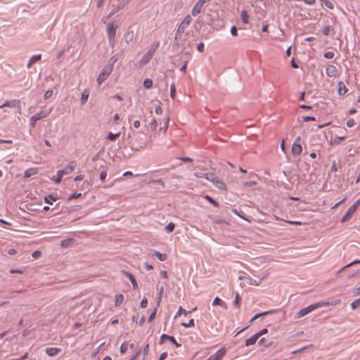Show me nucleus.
I'll return each mask as SVG.
<instances>
[{
  "label": "nucleus",
  "mask_w": 360,
  "mask_h": 360,
  "mask_svg": "<svg viewBox=\"0 0 360 360\" xmlns=\"http://www.w3.org/2000/svg\"><path fill=\"white\" fill-rule=\"evenodd\" d=\"M158 127V122L156 120H153L151 123V129L155 131Z\"/></svg>",
  "instance_id": "obj_64"
},
{
  "label": "nucleus",
  "mask_w": 360,
  "mask_h": 360,
  "mask_svg": "<svg viewBox=\"0 0 360 360\" xmlns=\"http://www.w3.org/2000/svg\"><path fill=\"white\" fill-rule=\"evenodd\" d=\"M360 205V198L356 200L347 210V213L343 216L341 219V222L344 223L348 221L352 216V214L355 212L356 209Z\"/></svg>",
  "instance_id": "obj_4"
},
{
  "label": "nucleus",
  "mask_w": 360,
  "mask_h": 360,
  "mask_svg": "<svg viewBox=\"0 0 360 360\" xmlns=\"http://www.w3.org/2000/svg\"><path fill=\"white\" fill-rule=\"evenodd\" d=\"M120 352L124 354L127 350V342H124L120 346Z\"/></svg>",
  "instance_id": "obj_43"
},
{
  "label": "nucleus",
  "mask_w": 360,
  "mask_h": 360,
  "mask_svg": "<svg viewBox=\"0 0 360 360\" xmlns=\"http://www.w3.org/2000/svg\"><path fill=\"white\" fill-rule=\"evenodd\" d=\"M174 227L175 224L173 222H170L165 227V229L167 233H171L174 231Z\"/></svg>",
  "instance_id": "obj_34"
},
{
  "label": "nucleus",
  "mask_w": 360,
  "mask_h": 360,
  "mask_svg": "<svg viewBox=\"0 0 360 360\" xmlns=\"http://www.w3.org/2000/svg\"><path fill=\"white\" fill-rule=\"evenodd\" d=\"M331 30H332L331 26L327 25L323 27V29L322 30V34L325 36H327L330 32Z\"/></svg>",
  "instance_id": "obj_39"
},
{
  "label": "nucleus",
  "mask_w": 360,
  "mask_h": 360,
  "mask_svg": "<svg viewBox=\"0 0 360 360\" xmlns=\"http://www.w3.org/2000/svg\"><path fill=\"white\" fill-rule=\"evenodd\" d=\"M134 37V33L133 32H128L126 35V41L127 43H129V41H131L132 39Z\"/></svg>",
  "instance_id": "obj_51"
},
{
  "label": "nucleus",
  "mask_w": 360,
  "mask_h": 360,
  "mask_svg": "<svg viewBox=\"0 0 360 360\" xmlns=\"http://www.w3.org/2000/svg\"><path fill=\"white\" fill-rule=\"evenodd\" d=\"M204 44L202 42L201 43H199L197 46V50L200 52V53H202L204 51Z\"/></svg>",
  "instance_id": "obj_54"
},
{
  "label": "nucleus",
  "mask_w": 360,
  "mask_h": 360,
  "mask_svg": "<svg viewBox=\"0 0 360 360\" xmlns=\"http://www.w3.org/2000/svg\"><path fill=\"white\" fill-rule=\"evenodd\" d=\"M323 4L327 8L330 9H333L334 8L333 4L329 0H325Z\"/></svg>",
  "instance_id": "obj_47"
},
{
  "label": "nucleus",
  "mask_w": 360,
  "mask_h": 360,
  "mask_svg": "<svg viewBox=\"0 0 360 360\" xmlns=\"http://www.w3.org/2000/svg\"><path fill=\"white\" fill-rule=\"evenodd\" d=\"M38 172H39V169L37 167L27 169L25 172L23 177L25 179L29 178L33 175L37 174L38 173Z\"/></svg>",
  "instance_id": "obj_17"
},
{
  "label": "nucleus",
  "mask_w": 360,
  "mask_h": 360,
  "mask_svg": "<svg viewBox=\"0 0 360 360\" xmlns=\"http://www.w3.org/2000/svg\"><path fill=\"white\" fill-rule=\"evenodd\" d=\"M326 73L330 77H335L338 74V69L335 65H329L326 67Z\"/></svg>",
  "instance_id": "obj_13"
},
{
  "label": "nucleus",
  "mask_w": 360,
  "mask_h": 360,
  "mask_svg": "<svg viewBox=\"0 0 360 360\" xmlns=\"http://www.w3.org/2000/svg\"><path fill=\"white\" fill-rule=\"evenodd\" d=\"M182 313L184 314H187V311L185 309H183L181 307H179L178 312L175 315L174 318H176L177 316H180Z\"/></svg>",
  "instance_id": "obj_53"
},
{
  "label": "nucleus",
  "mask_w": 360,
  "mask_h": 360,
  "mask_svg": "<svg viewBox=\"0 0 360 360\" xmlns=\"http://www.w3.org/2000/svg\"><path fill=\"white\" fill-rule=\"evenodd\" d=\"M124 4H121V5H119L118 6L114 8L111 11L110 13L107 16V18H111L114 14H115L117 12H118L119 11H120L121 9L124 8Z\"/></svg>",
  "instance_id": "obj_24"
},
{
  "label": "nucleus",
  "mask_w": 360,
  "mask_h": 360,
  "mask_svg": "<svg viewBox=\"0 0 360 360\" xmlns=\"http://www.w3.org/2000/svg\"><path fill=\"white\" fill-rule=\"evenodd\" d=\"M156 48H151L141 58V63L143 65L148 63L155 52Z\"/></svg>",
  "instance_id": "obj_11"
},
{
  "label": "nucleus",
  "mask_w": 360,
  "mask_h": 360,
  "mask_svg": "<svg viewBox=\"0 0 360 360\" xmlns=\"http://www.w3.org/2000/svg\"><path fill=\"white\" fill-rule=\"evenodd\" d=\"M334 56H335V53L333 51H328L323 54L324 58H326L327 59L333 58L334 57Z\"/></svg>",
  "instance_id": "obj_45"
},
{
  "label": "nucleus",
  "mask_w": 360,
  "mask_h": 360,
  "mask_svg": "<svg viewBox=\"0 0 360 360\" xmlns=\"http://www.w3.org/2000/svg\"><path fill=\"white\" fill-rule=\"evenodd\" d=\"M207 174V173H201V172L194 173V176L198 178H205V179Z\"/></svg>",
  "instance_id": "obj_52"
},
{
  "label": "nucleus",
  "mask_w": 360,
  "mask_h": 360,
  "mask_svg": "<svg viewBox=\"0 0 360 360\" xmlns=\"http://www.w3.org/2000/svg\"><path fill=\"white\" fill-rule=\"evenodd\" d=\"M115 37H108V41H109V45L112 48L114 47V45H115Z\"/></svg>",
  "instance_id": "obj_60"
},
{
  "label": "nucleus",
  "mask_w": 360,
  "mask_h": 360,
  "mask_svg": "<svg viewBox=\"0 0 360 360\" xmlns=\"http://www.w3.org/2000/svg\"><path fill=\"white\" fill-rule=\"evenodd\" d=\"M56 200V198L52 195H49L47 196H45V198H44V201L47 204L52 205L53 202H54Z\"/></svg>",
  "instance_id": "obj_29"
},
{
  "label": "nucleus",
  "mask_w": 360,
  "mask_h": 360,
  "mask_svg": "<svg viewBox=\"0 0 360 360\" xmlns=\"http://www.w3.org/2000/svg\"><path fill=\"white\" fill-rule=\"evenodd\" d=\"M120 136V133L118 132V133H116V134H113L112 132H109L108 133V139L110 140V141H115L119 136Z\"/></svg>",
  "instance_id": "obj_31"
},
{
  "label": "nucleus",
  "mask_w": 360,
  "mask_h": 360,
  "mask_svg": "<svg viewBox=\"0 0 360 360\" xmlns=\"http://www.w3.org/2000/svg\"><path fill=\"white\" fill-rule=\"evenodd\" d=\"M302 151L301 138L298 136L292 143L291 152L293 155L298 156L301 154Z\"/></svg>",
  "instance_id": "obj_7"
},
{
  "label": "nucleus",
  "mask_w": 360,
  "mask_h": 360,
  "mask_svg": "<svg viewBox=\"0 0 360 360\" xmlns=\"http://www.w3.org/2000/svg\"><path fill=\"white\" fill-rule=\"evenodd\" d=\"M217 188L221 190H226V185L222 180L216 176L212 182Z\"/></svg>",
  "instance_id": "obj_15"
},
{
  "label": "nucleus",
  "mask_w": 360,
  "mask_h": 360,
  "mask_svg": "<svg viewBox=\"0 0 360 360\" xmlns=\"http://www.w3.org/2000/svg\"><path fill=\"white\" fill-rule=\"evenodd\" d=\"M112 70V65L105 66L101 72L99 74L98 78H97V82L98 84H101L103 83L108 77L110 75L111 72Z\"/></svg>",
  "instance_id": "obj_5"
},
{
  "label": "nucleus",
  "mask_w": 360,
  "mask_h": 360,
  "mask_svg": "<svg viewBox=\"0 0 360 360\" xmlns=\"http://www.w3.org/2000/svg\"><path fill=\"white\" fill-rule=\"evenodd\" d=\"M240 16H241V19L243 20V22L244 23H248V18H249V15L248 14V12L245 10H243L241 11V13H240Z\"/></svg>",
  "instance_id": "obj_28"
},
{
  "label": "nucleus",
  "mask_w": 360,
  "mask_h": 360,
  "mask_svg": "<svg viewBox=\"0 0 360 360\" xmlns=\"http://www.w3.org/2000/svg\"><path fill=\"white\" fill-rule=\"evenodd\" d=\"M51 109H50L48 112L42 111V112H40L32 116L30 118L31 127L34 128L36 125V122L38 120L47 117L49 115V113L51 112Z\"/></svg>",
  "instance_id": "obj_6"
},
{
  "label": "nucleus",
  "mask_w": 360,
  "mask_h": 360,
  "mask_svg": "<svg viewBox=\"0 0 360 360\" xmlns=\"http://www.w3.org/2000/svg\"><path fill=\"white\" fill-rule=\"evenodd\" d=\"M89 96V91L88 89L84 90L82 94L81 102L82 104L86 103Z\"/></svg>",
  "instance_id": "obj_23"
},
{
  "label": "nucleus",
  "mask_w": 360,
  "mask_h": 360,
  "mask_svg": "<svg viewBox=\"0 0 360 360\" xmlns=\"http://www.w3.org/2000/svg\"><path fill=\"white\" fill-rule=\"evenodd\" d=\"M45 352L49 356H55L61 352V349L56 347H48L46 349Z\"/></svg>",
  "instance_id": "obj_16"
},
{
  "label": "nucleus",
  "mask_w": 360,
  "mask_h": 360,
  "mask_svg": "<svg viewBox=\"0 0 360 360\" xmlns=\"http://www.w3.org/2000/svg\"><path fill=\"white\" fill-rule=\"evenodd\" d=\"M175 91H176L175 86L174 84H172L170 86V96L172 98H174V97Z\"/></svg>",
  "instance_id": "obj_49"
},
{
  "label": "nucleus",
  "mask_w": 360,
  "mask_h": 360,
  "mask_svg": "<svg viewBox=\"0 0 360 360\" xmlns=\"http://www.w3.org/2000/svg\"><path fill=\"white\" fill-rule=\"evenodd\" d=\"M243 185L245 186H255L256 185V182L252 181H245L243 183Z\"/></svg>",
  "instance_id": "obj_62"
},
{
  "label": "nucleus",
  "mask_w": 360,
  "mask_h": 360,
  "mask_svg": "<svg viewBox=\"0 0 360 360\" xmlns=\"http://www.w3.org/2000/svg\"><path fill=\"white\" fill-rule=\"evenodd\" d=\"M154 255L160 261H165L167 259V255L162 254L160 252L155 251Z\"/></svg>",
  "instance_id": "obj_33"
},
{
  "label": "nucleus",
  "mask_w": 360,
  "mask_h": 360,
  "mask_svg": "<svg viewBox=\"0 0 360 360\" xmlns=\"http://www.w3.org/2000/svg\"><path fill=\"white\" fill-rule=\"evenodd\" d=\"M338 94L340 95H345L347 92L348 89H347L344 82H339L338 84Z\"/></svg>",
  "instance_id": "obj_19"
},
{
  "label": "nucleus",
  "mask_w": 360,
  "mask_h": 360,
  "mask_svg": "<svg viewBox=\"0 0 360 360\" xmlns=\"http://www.w3.org/2000/svg\"><path fill=\"white\" fill-rule=\"evenodd\" d=\"M125 274L129 278L131 283L133 285V288H136L138 287V284H137V283L136 281V279L134 277V276L131 274L128 273V272H126Z\"/></svg>",
  "instance_id": "obj_27"
},
{
  "label": "nucleus",
  "mask_w": 360,
  "mask_h": 360,
  "mask_svg": "<svg viewBox=\"0 0 360 360\" xmlns=\"http://www.w3.org/2000/svg\"><path fill=\"white\" fill-rule=\"evenodd\" d=\"M41 58V54H38V55H34V56H32L30 59L29 60V62L27 65V68H30L31 66L36 62L39 61Z\"/></svg>",
  "instance_id": "obj_18"
},
{
  "label": "nucleus",
  "mask_w": 360,
  "mask_h": 360,
  "mask_svg": "<svg viewBox=\"0 0 360 360\" xmlns=\"http://www.w3.org/2000/svg\"><path fill=\"white\" fill-rule=\"evenodd\" d=\"M107 176V173L105 171L101 172L99 178L101 181H104Z\"/></svg>",
  "instance_id": "obj_58"
},
{
  "label": "nucleus",
  "mask_w": 360,
  "mask_h": 360,
  "mask_svg": "<svg viewBox=\"0 0 360 360\" xmlns=\"http://www.w3.org/2000/svg\"><path fill=\"white\" fill-rule=\"evenodd\" d=\"M163 292H164V288L162 286V287H160V291H159V298H158V302H157V305L158 306L160 305V303L161 302V299H162V296Z\"/></svg>",
  "instance_id": "obj_48"
},
{
  "label": "nucleus",
  "mask_w": 360,
  "mask_h": 360,
  "mask_svg": "<svg viewBox=\"0 0 360 360\" xmlns=\"http://www.w3.org/2000/svg\"><path fill=\"white\" fill-rule=\"evenodd\" d=\"M143 86L146 89H150L153 86L152 79L147 78L143 81Z\"/></svg>",
  "instance_id": "obj_32"
},
{
  "label": "nucleus",
  "mask_w": 360,
  "mask_h": 360,
  "mask_svg": "<svg viewBox=\"0 0 360 360\" xmlns=\"http://www.w3.org/2000/svg\"><path fill=\"white\" fill-rule=\"evenodd\" d=\"M20 101L19 100H12V101H6L2 105H0V108H4V107H10V108H15L16 106L20 105Z\"/></svg>",
  "instance_id": "obj_14"
},
{
  "label": "nucleus",
  "mask_w": 360,
  "mask_h": 360,
  "mask_svg": "<svg viewBox=\"0 0 360 360\" xmlns=\"http://www.w3.org/2000/svg\"><path fill=\"white\" fill-rule=\"evenodd\" d=\"M226 349L225 347H221L215 354L211 355L206 360H221L226 354Z\"/></svg>",
  "instance_id": "obj_9"
},
{
  "label": "nucleus",
  "mask_w": 360,
  "mask_h": 360,
  "mask_svg": "<svg viewBox=\"0 0 360 360\" xmlns=\"http://www.w3.org/2000/svg\"><path fill=\"white\" fill-rule=\"evenodd\" d=\"M203 6L204 4L200 0H198L191 11V15L193 16H196L200 14L202 11Z\"/></svg>",
  "instance_id": "obj_12"
},
{
  "label": "nucleus",
  "mask_w": 360,
  "mask_h": 360,
  "mask_svg": "<svg viewBox=\"0 0 360 360\" xmlns=\"http://www.w3.org/2000/svg\"><path fill=\"white\" fill-rule=\"evenodd\" d=\"M169 340V342H172V344H174L175 345L176 347H179L181 346L180 344H179L174 337L173 336H170V335H168L167 334H162L160 337V345H162L163 344V340Z\"/></svg>",
  "instance_id": "obj_10"
},
{
  "label": "nucleus",
  "mask_w": 360,
  "mask_h": 360,
  "mask_svg": "<svg viewBox=\"0 0 360 360\" xmlns=\"http://www.w3.org/2000/svg\"><path fill=\"white\" fill-rule=\"evenodd\" d=\"M264 278V277L259 278L257 280V279L249 278L248 281V283L250 284V285H259L262 283V281H263Z\"/></svg>",
  "instance_id": "obj_25"
},
{
  "label": "nucleus",
  "mask_w": 360,
  "mask_h": 360,
  "mask_svg": "<svg viewBox=\"0 0 360 360\" xmlns=\"http://www.w3.org/2000/svg\"><path fill=\"white\" fill-rule=\"evenodd\" d=\"M41 254V252H40V251H39V250H36V251H34V252H32V257L33 258H34V259H37V258H38V257H40Z\"/></svg>",
  "instance_id": "obj_57"
},
{
  "label": "nucleus",
  "mask_w": 360,
  "mask_h": 360,
  "mask_svg": "<svg viewBox=\"0 0 360 360\" xmlns=\"http://www.w3.org/2000/svg\"><path fill=\"white\" fill-rule=\"evenodd\" d=\"M212 305L213 306H217V305H219L221 306V307L224 308V309H226L227 308V306H226V304L222 301L219 297H216L213 302H212Z\"/></svg>",
  "instance_id": "obj_21"
},
{
  "label": "nucleus",
  "mask_w": 360,
  "mask_h": 360,
  "mask_svg": "<svg viewBox=\"0 0 360 360\" xmlns=\"http://www.w3.org/2000/svg\"><path fill=\"white\" fill-rule=\"evenodd\" d=\"M124 301V296L122 294H118L116 295V300L115 302V306L120 305Z\"/></svg>",
  "instance_id": "obj_30"
},
{
  "label": "nucleus",
  "mask_w": 360,
  "mask_h": 360,
  "mask_svg": "<svg viewBox=\"0 0 360 360\" xmlns=\"http://www.w3.org/2000/svg\"><path fill=\"white\" fill-rule=\"evenodd\" d=\"M359 306H360V297L351 303V307L352 309H356Z\"/></svg>",
  "instance_id": "obj_37"
},
{
  "label": "nucleus",
  "mask_w": 360,
  "mask_h": 360,
  "mask_svg": "<svg viewBox=\"0 0 360 360\" xmlns=\"http://www.w3.org/2000/svg\"><path fill=\"white\" fill-rule=\"evenodd\" d=\"M354 124H355V122L353 119H349L347 122V126L348 127H352L354 126Z\"/></svg>",
  "instance_id": "obj_56"
},
{
  "label": "nucleus",
  "mask_w": 360,
  "mask_h": 360,
  "mask_svg": "<svg viewBox=\"0 0 360 360\" xmlns=\"http://www.w3.org/2000/svg\"><path fill=\"white\" fill-rule=\"evenodd\" d=\"M82 195V193H74L72 194V195H70L68 198V200H72V199H75V198H77L79 197H80Z\"/></svg>",
  "instance_id": "obj_63"
},
{
  "label": "nucleus",
  "mask_w": 360,
  "mask_h": 360,
  "mask_svg": "<svg viewBox=\"0 0 360 360\" xmlns=\"http://www.w3.org/2000/svg\"><path fill=\"white\" fill-rule=\"evenodd\" d=\"M259 339L258 335L256 334L253 335L250 338H248L245 340V346H250L256 343L257 340Z\"/></svg>",
  "instance_id": "obj_20"
},
{
  "label": "nucleus",
  "mask_w": 360,
  "mask_h": 360,
  "mask_svg": "<svg viewBox=\"0 0 360 360\" xmlns=\"http://www.w3.org/2000/svg\"><path fill=\"white\" fill-rule=\"evenodd\" d=\"M157 310V308H155L154 310L150 313L148 319V322H151L155 319Z\"/></svg>",
  "instance_id": "obj_44"
},
{
  "label": "nucleus",
  "mask_w": 360,
  "mask_h": 360,
  "mask_svg": "<svg viewBox=\"0 0 360 360\" xmlns=\"http://www.w3.org/2000/svg\"><path fill=\"white\" fill-rule=\"evenodd\" d=\"M216 177L215 174L212 172H208L206 175L205 179L207 181L212 182L214 181V179Z\"/></svg>",
  "instance_id": "obj_42"
},
{
  "label": "nucleus",
  "mask_w": 360,
  "mask_h": 360,
  "mask_svg": "<svg viewBox=\"0 0 360 360\" xmlns=\"http://www.w3.org/2000/svg\"><path fill=\"white\" fill-rule=\"evenodd\" d=\"M273 312H274V310H270V311H264L262 313L257 314L251 319L250 323H252L255 319H257V318H259L260 316H265V315H267L269 314H272Z\"/></svg>",
  "instance_id": "obj_22"
},
{
  "label": "nucleus",
  "mask_w": 360,
  "mask_h": 360,
  "mask_svg": "<svg viewBox=\"0 0 360 360\" xmlns=\"http://www.w3.org/2000/svg\"><path fill=\"white\" fill-rule=\"evenodd\" d=\"M360 264V260L359 259H356L353 262H352L351 263L345 265V266H343L339 271L337 272V275H338L340 272L343 271L344 270H345L346 269L354 265V264Z\"/></svg>",
  "instance_id": "obj_26"
},
{
  "label": "nucleus",
  "mask_w": 360,
  "mask_h": 360,
  "mask_svg": "<svg viewBox=\"0 0 360 360\" xmlns=\"http://www.w3.org/2000/svg\"><path fill=\"white\" fill-rule=\"evenodd\" d=\"M148 306V300L146 298H143L140 304V307L141 308H146Z\"/></svg>",
  "instance_id": "obj_50"
},
{
  "label": "nucleus",
  "mask_w": 360,
  "mask_h": 360,
  "mask_svg": "<svg viewBox=\"0 0 360 360\" xmlns=\"http://www.w3.org/2000/svg\"><path fill=\"white\" fill-rule=\"evenodd\" d=\"M77 162L75 160L70 162V163L65 167L63 169L57 171L58 176H62L69 174L77 167Z\"/></svg>",
  "instance_id": "obj_3"
},
{
  "label": "nucleus",
  "mask_w": 360,
  "mask_h": 360,
  "mask_svg": "<svg viewBox=\"0 0 360 360\" xmlns=\"http://www.w3.org/2000/svg\"><path fill=\"white\" fill-rule=\"evenodd\" d=\"M53 94V90L46 91L44 94V98L48 99V98H51Z\"/></svg>",
  "instance_id": "obj_46"
},
{
  "label": "nucleus",
  "mask_w": 360,
  "mask_h": 360,
  "mask_svg": "<svg viewBox=\"0 0 360 360\" xmlns=\"http://www.w3.org/2000/svg\"><path fill=\"white\" fill-rule=\"evenodd\" d=\"M268 330L266 328L262 329L260 332L257 333L256 335H258V338H259L262 335L267 333Z\"/></svg>",
  "instance_id": "obj_59"
},
{
  "label": "nucleus",
  "mask_w": 360,
  "mask_h": 360,
  "mask_svg": "<svg viewBox=\"0 0 360 360\" xmlns=\"http://www.w3.org/2000/svg\"><path fill=\"white\" fill-rule=\"evenodd\" d=\"M314 120H315V117H314L306 116V117H303V121L305 122H309V121H314Z\"/></svg>",
  "instance_id": "obj_61"
},
{
  "label": "nucleus",
  "mask_w": 360,
  "mask_h": 360,
  "mask_svg": "<svg viewBox=\"0 0 360 360\" xmlns=\"http://www.w3.org/2000/svg\"><path fill=\"white\" fill-rule=\"evenodd\" d=\"M191 17L190 15H187L184 20L181 22V24L179 25L176 31V34L174 37V43L179 39H181L182 37L183 33L184 32V30L189 26L191 22Z\"/></svg>",
  "instance_id": "obj_2"
},
{
  "label": "nucleus",
  "mask_w": 360,
  "mask_h": 360,
  "mask_svg": "<svg viewBox=\"0 0 360 360\" xmlns=\"http://www.w3.org/2000/svg\"><path fill=\"white\" fill-rule=\"evenodd\" d=\"M119 27V22L117 21H113L107 25L106 32L108 37H115L116 30Z\"/></svg>",
  "instance_id": "obj_8"
},
{
  "label": "nucleus",
  "mask_w": 360,
  "mask_h": 360,
  "mask_svg": "<svg viewBox=\"0 0 360 360\" xmlns=\"http://www.w3.org/2000/svg\"><path fill=\"white\" fill-rule=\"evenodd\" d=\"M63 176H53L51 179L56 184H58L61 182Z\"/></svg>",
  "instance_id": "obj_38"
},
{
  "label": "nucleus",
  "mask_w": 360,
  "mask_h": 360,
  "mask_svg": "<svg viewBox=\"0 0 360 360\" xmlns=\"http://www.w3.org/2000/svg\"><path fill=\"white\" fill-rule=\"evenodd\" d=\"M181 326L185 327V328H190V327H193L195 326V323H194V320L193 319H190L188 323H184L182 322L181 323Z\"/></svg>",
  "instance_id": "obj_36"
},
{
  "label": "nucleus",
  "mask_w": 360,
  "mask_h": 360,
  "mask_svg": "<svg viewBox=\"0 0 360 360\" xmlns=\"http://www.w3.org/2000/svg\"><path fill=\"white\" fill-rule=\"evenodd\" d=\"M239 300H240L239 294L236 293V297H235V300H234L233 303V306L235 307H236V308H239V307H240Z\"/></svg>",
  "instance_id": "obj_41"
},
{
  "label": "nucleus",
  "mask_w": 360,
  "mask_h": 360,
  "mask_svg": "<svg viewBox=\"0 0 360 360\" xmlns=\"http://www.w3.org/2000/svg\"><path fill=\"white\" fill-rule=\"evenodd\" d=\"M330 304L329 302H316L313 304H311L305 308H303L300 309L296 314L295 318L300 319L309 313L311 312L312 311L317 309L319 308L323 307H327Z\"/></svg>",
  "instance_id": "obj_1"
},
{
  "label": "nucleus",
  "mask_w": 360,
  "mask_h": 360,
  "mask_svg": "<svg viewBox=\"0 0 360 360\" xmlns=\"http://www.w3.org/2000/svg\"><path fill=\"white\" fill-rule=\"evenodd\" d=\"M231 33L233 36H237L238 35V30L236 26H232L231 28Z\"/></svg>",
  "instance_id": "obj_55"
},
{
  "label": "nucleus",
  "mask_w": 360,
  "mask_h": 360,
  "mask_svg": "<svg viewBox=\"0 0 360 360\" xmlns=\"http://www.w3.org/2000/svg\"><path fill=\"white\" fill-rule=\"evenodd\" d=\"M72 243V238H68V239H66V240H62V241H61V243H60V245H61L63 248H67V247H68V246H69Z\"/></svg>",
  "instance_id": "obj_35"
},
{
  "label": "nucleus",
  "mask_w": 360,
  "mask_h": 360,
  "mask_svg": "<svg viewBox=\"0 0 360 360\" xmlns=\"http://www.w3.org/2000/svg\"><path fill=\"white\" fill-rule=\"evenodd\" d=\"M205 198L210 202L211 204H212L214 206L217 207L219 205L218 202L215 201L212 198H211L209 195H205Z\"/></svg>",
  "instance_id": "obj_40"
}]
</instances>
